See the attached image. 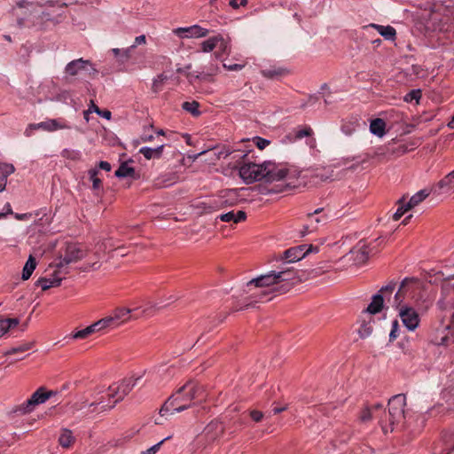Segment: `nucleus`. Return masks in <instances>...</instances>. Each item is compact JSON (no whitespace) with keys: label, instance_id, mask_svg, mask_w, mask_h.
<instances>
[{"label":"nucleus","instance_id":"1","mask_svg":"<svg viewBox=\"0 0 454 454\" xmlns=\"http://www.w3.org/2000/svg\"><path fill=\"white\" fill-rule=\"evenodd\" d=\"M203 393V386L195 381H188L163 403L159 411L160 417L154 419V423L163 425L164 418L187 410L191 407L192 400L202 397Z\"/></svg>","mask_w":454,"mask_h":454},{"label":"nucleus","instance_id":"2","mask_svg":"<svg viewBox=\"0 0 454 454\" xmlns=\"http://www.w3.org/2000/svg\"><path fill=\"white\" fill-rule=\"evenodd\" d=\"M276 278L275 270L261 275L248 281L245 291L254 297H258L260 300L271 294H278V291L275 290V287L278 286Z\"/></svg>","mask_w":454,"mask_h":454},{"label":"nucleus","instance_id":"3","mask_svg":"<svg viewBox=\"0 0 454 454\" xmlns=\"http://www.w3.org/2000/svg\"><path fill=\"white\" fill-rule=\"evenodd\" d=\"M406 398L404 395H396L388 401V413L386 419H380V424L384 433L392 432L394 426L399 424L404 419V406Z\"/></svg>","mask_w":454,"mask_h":454},{"label":"nucleus","instance_id":"4","mask_svg":"<svg viewBox=\"0 0 454 454\" xmlns=\"http://www.w3.org/2000/svg\"><path fill=\"white\" fill-rule=\"evenodd\" d=\"M141 377L124 379L119 383H114L108 387L107 396L109 399H114L113 403L106 404L104 401L98 403L102 404L105 409H113L117 403L123 400V398L133 389L137 384Z\"/></svg>","mask_w":454,"mask_h":454},{"label":"nucleus","instance_id":"5","mask_svg":"<svg viewBox=\"0 0 454 454\" xmlns=\"http://www.w3.org/2000/svg\"><path fill=\"white\" fill-rule=\"evenodd\" d=\"M86 250L82 249L80 245L75 243H67L64 253L61 254L54 262L51 263L49 267L67 270L68 264L82 260L86 256Z\"/></svg>","mask_w":454,"mask_h":454},{"label":"nucleus","instance_id":"6","mask_svg":"<svg viewBox=\"0 0 454 454\" xmlns=\"http://www.w3.org/2000/svg\"><path fill=\"white\" fill-rule=\"evenodd\" d=\"M36 3L41 6H47V8L39 14L43 22H59V17L61 16L59 11H61L67 5L61 0H36Z\"/></svg>","mask_w":454,"mask_h":454},{"label":"nucleus","instance_id":"7","mask_svg":"<svg viewBox=\"0 0 454 454\" xmlns=\"http://www.w3.org/2000/svg\"><path fill=\"white\" fill-rule=\"evenodd\" d=\"M275 276L278 277L276 278L278 286L275 287V290L278 291V294H286L292 288L295 282L299 281L297 273L291 268L275 271Z\"/></svg>","mask_w":454,"mask_h":454},{"label":"nucleus","instance_id":"8","mask_svg":"<svg viewBox=\"0 0 454 454\" xmlns=\"http://www.w3.org/2000/svg\"><path fill=\"white\" fill-rule=\"evenodd\" d=\"M417 285V280L412 278H405L400 284V286L394 296V301L392 303L393 308H398L402 306H405L403 304L404 300L407 297L412 295L415 290V286Z\"/></svg>","mask_w":454,"mask_h":454},{"label":"nucleus","instance_id":"9","mask_svg":"<svg viewBox=\"0 0 454 454\" xmlns=\"http://www.w3.org/2000/svg\"><path fill=\"white\" fill-rule=\"evenodd\" d=\"M263 163H244L239 168V176L247 183L251 184L255 181L264 180Z\"/></svg>","mask_w":454,"mask_h":454},{"label":"nucleus","instance_id":"10","mask_svg":"<svg viewBox=\"0 0 454 454\" xmlns=\"http://www.w3.org/2000/svg\"><path fill=\"white\" fill-rule=\"evenodd\" d=\"M395 309L398 311V317L407 330L412 332L419 327L420 318L414 308L405 305Z\"/></svg>","mask_w":454,"mask_h":454},{"label":"nucleus","instance_id":"11","mask_svg":"<svg viewBox=\"0 0 454 454\" xmlns=\"http://www.w3.org/2000/svg\"><path fill=\"white\" fill-rule=\"evenodd\" d=\"M262 172H264V181L267 183L283 180L289 175V169L286 167L277 165L272 161L263 162Z\"/></svg>","mask_w":454,"mask_h":454},{"label":"nucleus","instance_id":"12","mask_svg":"<svg viewBox=\"0 0 454 454\" xmlns=\"http://www.w3.org/2000/svg\"><path fill=\"white\" fill-rule=\"evenodd\" d=\"M395 289V282H390L387 286H382L380 292L372 296V301L365 311L372 315L380 312L383 308L384 297H387V293L392 294Z\"/></svg>","mask_w":454,"mask_h":454},{"label":"nucleus","instance_id":"13","mask_svg":"<svg viewBox=\"0 0 454 454\" xmlns=\"http://www.w3.org/2000/svg\"><path fill=\"white\" fill-rule=\"evenodd\" d=\"M318 248L309 245L308 247L306 245H301L294 247L286 249L279 260H286L287 262H294L302 259L307 254L311 252H317Z\"/></svg>","mask_w":454,"mask_h":454},{"label":"nucleus","instance_id":"14","mask_svg":"<svg viewBox=\"0 0 454 454\" xmlns=\"http://www.w3.org/2000/svg\"><path fill=\"white\" fill-rule=\"evenodd\" d=\"M81 71L86 72L89 75H94L97 73L91 62L83 59H74L65 67L66 74L71 76L77 75Z\"/></svg>","mask_w":454,"mask_h":454},{"label":"nucleus","instance_id":"15","mask_svg":"<svg viewBox=\"0 0 454 454\" xmlns=\"http://www.w3.org/2000/svg\"><path fill=\"white\" fill-rule=\"evenodd\" d=\"M67 273L68 270H67L54 268V270L50 278H40L35 282V286H41L43 291H46L51 287L59 286Z\"/></svg>","mask_w":454,"mask_h":454},{"label":"nucleus","instance_id":"16","mask_svg":"<svg viewBox=\"0 0 454 454\" xmlns=\"http://www.w3.org/2000/svg\"><path fill=\"white\" fill-rule=\"evenodd\" d=\"M173 33L180 38H202L209 34V30L200 25H192L191 27L175 28Z\"/></svg>","mask_w":454,"mask_h":454},{"label":"nucleus","instance_id":"17","mask_svg":"<svg viewBox=\"0 0 454 454\" xmlns=\"http://www.w3.org/2000/svg\"><path fill=\"white\" fill-rule=\"evenodd\" d=\"M345 257L356 265H362L369 258V247L365 243L359 242Z\"/></svg>","mask_w":454,"mask_h":454},{"label":"nucleus","instance_id":"18","mask_svg":"<svg viewBox=\"0 0 454 454\" xmlns=\"http://www.w3.org/2000/svg\"><path fill=\"white\" fill-rule=\"evenodd\" d=\"M30 128L34 129H41L49 132H52L58 129H68L71 127L66 121L62 119H51L36 124H31Z\"/></svg>","mask_w":454,"mask_h":454},{"label":"nucleus","instance_id":"19","mask_svg":"<svg viewBox=\"0 0 454 454\" xmlns=\"http://www.w3.org/2000/svg\"><path fill=\"white\" fill-rule=\"evenodd\" d=\"M432 191L434 193L441 194H451L454 192V170L446 175L441 179L435 185H434Z\"/></svg>","mask_w":454,"mask_h":454},{"label":"nucleus","instance_id":"20","mask_svg":"<svg viewBox=\"0 0 454 454\" xmlns=\"http://www.w3.org/2000/svg\"><path fill=\"white\" fill-rule=\"evenodd\" d=\"M454 450V429L443 433L441 441L435 446L439 454H450Z\"/></svg>","mask_w":454,"mask_h":454},{"label":"nucleus","instance_id":"21","mask_svg":"<svg viewBox=\"0 0 454 454\" xmlns=\"http://www.w3.org/2000/svg\"><path fill=\"white\" fill-rule=\"evenodd\" d=\"M322 211V208H317L313 213L308 214L309 223L304 226V231L301 232L302 236L306 233L316 231L319 223H326L327 217L325 215L317 216V215Z\"/></svg>","mask_w":454,"mask_h":454},{"label":"nucleus","instance_id":"22","mask_svg":"<svg viewBox=\"0 0 454 454\" xmlns=\"http://www.w3.org/2000/svg\"><path fill=\"white\" fill-rule=\"evenodd\" d=\"M224 431L222 422L212 421L204 429V434L209 442H214L220 438Z\"/></svg>","mask_w":454,"mask_h":454},{"label":"nucleus","instance_id":"23","mask_svg":"<svg viewBox=\"0 0 454 454\" xmlns=\"http://www.w3.org/2000/svg\"><path fill=\"white\" fill-rule=\"evenodd\" d=\"M448 317H450V322L445 324L442 318L441 324L444 330L449 331V333L441 338L440 341L437 343L438 345L447 346L454 341V311H450Z\"/></svg>","mask_w":454,"mask_h":454},{"label":"nucleus","instance_id":"24","mask_svg":"<svg viewBox=\"0 0 454 454\" xmlns=\"http://www.w3.org/2000/svg\"><path fill=\"white\" fill-rule=\"evenodd\" d=\"M137 309V308L131 309L125 307H117L111 313L118 324L121 325L132 318L131 312Z\"/></svg>","mask_w":454,"mask_h":454},{"label":"nucleus","instance_id":"25","mask_svg":"<svg viewBox=\"0 0 454 454\" xmlns=\"http://www.w3.org/2000/svg\"><path fill=\"white\" fill-rule=\"evenodd\" d=\"M373 27L375 28L379 34L383 36L386 40L394 41L396 36V30L392 26H382L372 23L365 27Z\"/></svg>","mask_w":454,"mask_h":454},{"label":"nucleus","instance_id":"26","mask_svg":"<svg viewBox=\"0 0 454 454\" xmlns=\"http://www.w3.org/2000/svg\"><path fill=\"white\" fill-rule=\"evenodd\" d=\"M15 168L11 163H0V192H3L7 184V178L14 173Z\"/></svg>","mask_w":454,"mask_h":454},{"label":"nucleus","instance_id":"27","mask_svg":"<svg viewBox=\"0 0 454 454\" xmlns=\"http://www.w3.org/2000/svg\"><path fill=\"white\" fill-rule=\"evenodd\" d=\"M52 391H45L43 387H39L35 392L33 393L29 400L35 407L38 404L45 403L51 395H53Z\"/></svg>","mask_w":454,"mask_h":454},{"label":"nucleus","instance_id":"28","mask_svg":"<svg viewBox=\"0 0 454 454\" xmlns=\"http://www.w3.org/2000/svg\"><path fill=\"white\" fill-rule=\"evenodd\" d=\"M217 218H219L223 222H233L235 223H238L246 220L247 214L242 210H239L236 213L234 211H230L228 213L220 215Z\"/></svg>","mask_w":454,"mask_h":454},{"label":"nucleus","instance_id":"29","mask_svg":"<svg viewBox=\"0 0 454 454\" xmlns=\"http://www.w3.org/2000/svg\"><path fill=\"white\" fill-rule=\"evenodd\" d=\"M164 145H159L155 148L150 147H142L139 150V153L144 155V157L147 160L151 159H159L160 158L163 152Z\"/></svg>","mask_w":454,"mask_h":454},{"label":"nucleus","instance_id":"30","mask_svg":"<svg viewBox=\"0 0 454 454\" xmlns=\"http://www.w3.org/2000/svg\"><path fill=\"white\" fill-rule=\"evenodd\" d=\"M131 51V48L129 47L126 49L114 48L111 50V52L114 54L116 61L121 64L126 63L130 59Z\"/></svg>","mask_w":454,"mask_h":454},{"label":"nucleus","instance_id":"31","mask_svg":"<svg viewBox=\"0 0 454 454\" xmlns=\"http://www.w3.org/2000/svg\"><path fill=\"white\" fill-rule=\"evenodd\" d=\"M115 176L119 178L132 177L137 178L135 168L130 167L128 162H123L115 171Z\"/></svg>","mask_w":454,"mask_h":454},{"label":"nucleus","instance_id":"32","mask_svg":"<svg viewBox=\"0 0 454 454\" xmlns=\"http://www.w3.org/2000/svg\"><path fill=\"white\" fill-rule=\"evenodd\" d=\"M386 123L382 119L377 118L371 121L370 124V131L378 136L379 137H382L385 135Z\"/></svg>","mask_w":454,"mask_h":454},{"label":"nucleus","instance_id":"33","mask_svg":"<svg viewBox=\"0 0 454 454\" xmlns=\"http://www.w3.org/2000/svg\"><path fill=\"white\" fill-rule=\"evenodd\" d=\"M430 194V192L427 189L420 190L417 193H415L408 201L407 207L412 208L422 202L426 198H427Z\"/></svg>","mask_w":454,"mask_h":454},{"label":"nucleus","instance_id":"34","mask_svg":"<svg viewBox=\"0 0 454 454\" xmlns=\"http://www.w3.org/2000/svg\"><path fill=\"white\" fill-rule=\"evenodd\" d=\"M221 40H222V35H217L215 36H212V37L208 38L207 40L203 41L200 43L201 51L203 52L212 51L215 48L217 47L219 41H221Z\"/></svg>","mask_w":454,"mask_h":454},{"label":"nucleus","instance_id":"35","mask_svg":"<svg viewBox=\"0 0 454 454\" xmlns=\"http://www.w3.org/2000/svg\"><path fill=\"white\" fill-rule=\"evenodd\" d=\"M59 442L63 448H69L74 442L73 433L69 429H63L59 438Z\"/></svg>","mask_w":454,"mask_h":454},{"label":"nucleus","instance_id":"36","mask_svg":"<svg viewBox=\"0 0 454 454\" xmlns=\"http://www.w3.org/2000/svg\"><path fill=\"white\" fill-rule=\"evenodd\" d=\"M36 267V261L33 255H29L22 270V279L27 280Z\"/></svg>","mask_w":454,"mask_h":454},{"label":"nucleus","instance_id":"37","mask_svg":"<svg viewBox=\"0 0 454 454\" xmlns=\"http://www.w3.org/2000/svg\"><path fill=\"white\" fill-rule=\"evenodd\" d=\"M359 126V122L357 121V119H351V120H347V121H342V124H341V131L347 135V136H350L352 135L356 128Z\"/></svg>","mask_w":454,"mask_h":454},{"label":"nucleus","instance_id":"38","mask_svg":"<svg viewBox=\"0 0 454 454\" xmlns=\"http://www.w3.org/2000/svg\"><path fill=\"white\" fill-rule=\"evenodd\" d=\"M19 323L20 321L17 318L0 319V337L6 333L12 327L17 326Z\"/></svg>","mask_w":454,"mask_h":454},{"label":"nucleus","instance_id":"39","mask_svg":"<svg viewBox=\"0 0 454 454\" xmlns=\"http://www.w3.org/2000/svg\"><path fill=\"white\" fill-rule=\"evenodd\" d=\"M96 329L92 325L87 326L86 328L84 329H82V330H79L75 333H74L72 334V338L73 339H75V340H82V339H86L88 336H90V334L96 333Z\"/></svg>","mask_w":454,"mask_h":454},{"label":"nucleus","instance_id":"40","mask_svg":"<svg viewBox=\"0 0 454 454\" xmlns=\"http://www.w3.org/2000/svg\"><path fill=\"white\" fill-rule=\"evenodd\" d=\"M199 107L200 104L197 101H185L182 104V108L189 112L193 116H199L200 114Z\"/></svg>","mask_w":454,"mask_h":454},{"label":"nucleus","instance_id":"41","mask_svg":"<svg viewBox=\"0 0 454 454\" xmlns=\"http://www.w3.org/2000/svg\"><path fill=\"white\" fill-rule=\"evenodd\" d=\"M35 407L33 405L31 401L29 399H27L24 403H22L20 405L16 406V408L14 409L13 411L15 413H19V414L24 415V414L30 413L31 411H33L35 410Z\"/></svg>","mask_w":454,"mask_h":454},{"label":"nucleus","instance_id":"42","mask_svg":"<svg viewBox=\"0 0 454 454\" xmlns=\"http://www.w3.org/2000/svg\"><path fill=\"white\" fill-rule=\"evenodd\" d=\"M218 67H216L215 69H212L208 74H199V73H187V79L191 84H194L196 80L199 79H206L207 77L215 74L217 73Z\"/></svg>","mask_w":454,"mask_h":454},{"label":"nucleus","instance_id":"43","mask_svg":"<svg viewBox=\"0 0 454 454\" xmlns=\"http://www.w3.org/2000/svg\"><path fill=\"white\" fill-rule=\"evenodd\" d=\"M164 307H165V305H162L160 303L148 301L146 303L145 307L143 309L142 314L144 316H152L156 311L160 310V309H162Z\"/></svg>","mask_w":454,"mask_h":454},{"label":"nucleus","instance_id":"44","mask_svg":"<svg viewBox=\"0 0 454 454\" xmlns=\"http://www.w3.org/2000/svg\"><path fill=\"white\" fill-rule=\"evenodd\" d=\"M168 80V76L164 74L157 75L152 84V90L154 93H158L162 90L164 82Z\"/></svg>","mask_w":454,"mask_h":454},{"label":"nucleus","instance_id":"45","mask_svg":"<svg viewBox=\"0 0 454 454\" xmlns=\"http://www.w3.org/2000/svg\"><path fill=\"white\" fill-rule=\"evenodd\" d=\"M32 347H33V342L23 343L17 347L10 348L9 350H7L4 353V355L10 356V355H14V354H18V353H23V352H26V351H28L29 349H31Z\"/></svg>","mask_w":454,"mask_h":454},{"label":"nucleus","instance_id":"46","mask_svg":"<svg viewBox=\"0 0 454 454\" xmlns=\"http://www.w3.org/2000/svg\"><path fill=\"white\" fill-rule=\"evenodd\" d=\"M287 73V71L284 68H270V69H265V70H262V74L264 77L266 78H275V77H278V76H281V75H284Z\"/></svg>","mask_w":454,"mask_h":454},{"label":"nucleus","instance_id":"47","mask_svg":"<svg viewBox=\"0 0 454 454\" xmlns=\"http://www.w3.org/2000/svg\"><path fill=\"white\" fill-rule=\"evenodd\" d=\"M89 176H90V179L91 180L92 182V187L94 190H99L102 186V181L101 179L98 176L99 171L96 168H91L89 170Z\"/></svg>","mask_w":454,"mask_h":454},{"label":"nucleus","instance_id":"48","mask_svg":"<svg viewBox=\"0 0 454 454\" xmlns=\"http://www.w3.org/2000/svg\"><path fill=\"white\" fill-rule=\"evenodd\" d=\"M108 388L106 391L101 392V395L96 398V401L91 403L90 406H100L101 411H106V409L103 408L102 404H98V403L100 401H104L106 404L113 403L112 399H109L107 396Z\"/></svg>","mask_w":454,"mask_h":454},{"label":"nucleus","instance_id":"49","mask_svg":"<svg viewBox=\"0 0 454 454\" xmlns=\"http://www.w3.org/2000/svg\"><path fill=\"white\" fill-rule=\"evenodd\" d=\"M403 200L404 199L403 198L398 201L400 206L398 207L395 213L393 215V219L395 221H398L408 210L411 209L407 207V204H403Z\"/></svg>","mask_w":454,"mask_h":454},{"label":"nucleus","instance_id":"50","mask_svg":"<svg viewBox=\"0 0 454 454\" xmlns=\"http://www.w3.org/2000/svg\"><path fill=\"white\" fill-rule=\"evenodd\" d=\"M171 438H172V435L167 436L166 438H164L158 443H156V444L153 445L152 447H150L149 449L142 451L141 454H156L159 451V450L160 449V446L163 444V442L170 440Z\"/></svg>","mask_w":454,"mask_h":454},{"label":"nucleus","instance_id":"51","mask_svg":"<svg viewBox=\"0 0 454 454\" xmlns=\"http://www.w3.org/2000/svg\"><path fill=\"white\" fill-rule=\"evenodd\" d=\"M62 157L70 159L73 160H79L81 157V153L78 151L64 149L61 153Z\"/></svg>","mask_w":454,"mask_h":454},{"label":"nucleus","instance_id":"52","mask_svg":"<svg viewBox=\"0 0 454 454\" xmlns=\"http://www.w3.org/2000/svg\"><path fill=\"white\" fill-rule=\"evenodd\" d=\"M253 142L260 150H263L270 144V140L262 138L261 137H254L253 138Z\"/></svg>","mask_w":454,"mask_h":454},{"label":"nucleus","instance_id":"53","mask_svg":"<svg viewBox=\"0 0 454 454\" xmlns=\"http://www.w3.org/2000/svg\"><path fill=\"white\" fill-rule=\"evenodd\" d=\"M399 323L397 320L392 322L391 331L389 333V340L394 341L399 335Z\"/></svg>","mask_w":454,"mask_h":454},{"label":"nucleus","instance_id":"54","mask_svg":"<svg viewBox=\"0 0 454 454\" xmlns=\"http://www.w3.org/2000/svg\"><path fill=\"white\" fill-rule=\"evenodd\" d=\"M312 133H313V131L310 127H305V128L298 129L295 132V138L301 139L304 137L311 136Z\"/></svg>","mask_w":454,"mask_h":454},{"label":"nucleus","instance_id":"55","mask_svg":"<svg viewBox=\"0 0 454 454\" xmlns=\"http://www.w3.org/2000/svg\"><path fill=\"white\" fill-rule=\"evenodd\" d=\"M421 97V92L419 90H413L410 93H408L405 97V101H412L416 100L418 101Z\"/></svg>","mask_w":454,"mask_h":454},{"label":"nucleus","instance_id":"56","mask_svg":"<svg viewBox=\"0 0 454 454\" xmlns=\"http://www.w3.org/2000/svg\"><path fill=\"white\" fill-rule=\"evenodd\" d=\"M106 320V324H107V326L109 329H115L119 326H121L118 322L116 321V319H114V317L113 316L112 313H110L108 316L105 317Z\"/></svg>","mask_w":454,"mask_h":454},{"label":"nucleus","instance_id":"57","mask_svg":"<svg viewBox=\"0 0 454 454\" xmlns=\"http://www.w3.org/2000/svg\"><path fill=\"white\" fill-rule=\"evenodd\" d=\"M372 418H376V415L373 414V410L367 408L362 411V415H361L362 421H364V422L368 421Z\"/></svg>","mask_w":454,"mask_h":454},{"label":"nucleus","instance_id":"58","mask_svg":"<svg viewBox=\"0 0 454 454\" xmlns=\"http://www.w3.org/2000/svg\"><path fill=\"white\" fill-rule=\"evenodd\" d=\"M95 329L97 332H99V331H102V330H105V329H109L108 326H107V324H106V320L105 317L99 319L98 321L95 322L93 324Z\"/></svg>","mask_w":454,"mask_h":454},{"label":"nucleus","instance_id":"59","mask_svg":"<svg viewBox=\"0 0 454 454\" xmlns=\"http://www.w3.org/2000/svg\"><path fill=\"white\" fill-rule=\"evenodd\" d=\"M146 43V38L145 35H138L135 38L134 43L129 46V48H131V51L135 49L137 45L145 44Z\"/></svg>","mask_w":454,"mask_h":454},{"label":"nucleus","instance_id":"60","mask_svg":"<svg viewBox=\"0 0 454 454\" xmlns=\"http://www.w3.org/2000/svg\"><path fill=\"white\" fill-rule=\"evenodd\" d=\"M247 4V0H229V4L234 9H237L239 6H245Z\"/></svg>","mask_w":454,"mask_h":454},{"label":"nucleus","instance_id":"61","mask_svg":"<svg viewBox=\"0 0 454 454\" xmlns=\"http://www.w3.org/2000/svg\"><path fill=\"white\" fill-rule=\"evenodd\" d=\"M250 416H251L252 419L255 422H260L262 420V419L263 418V414L260 411H251Z\"/></svg>","mask_w":454,"mask_h":454},{"label":"nucleus","instance_id":"62","mask_svg":"<svg viewBox=\"0 0 454 454\" xmlns=\"http://www.w3.org/2000/svg\"><path fill=\"white\" fill-rule=\"evenodd\" d=\"M317 101H318V97L317 96H309L308 100L305 103L301 104V108H305L308 106H313Z\"/></svg>","mask_w":454,"mask_h":454},{"label":"nucleus","instance_id":"63","mask_svg":"<svg viewBox=\"0 0 454 454\" xmlns=\"http://www.w3.org/2000/svg\"><path fill=\"white\" fill-rule=\"evenodd\" d=\"M217 47H219L223 53H226L229 48L228 42L222 36V40L219 41Z\"/></svg>","mask_w":454,"mask_h":454},{"label":"nucleus","instance_id":"64","mask_svg":"<svg viewBox=\"0 0 454 454\" xmlns=\"http://www.w3.org/2000/svg\"><path fill=\"white\" fill-rule=\"evenodd\" d=\"M231 153V152L229 149L223 148V149L219 150L215 154L217 155L218 159H221V158L225 159Z\"/></svg>","mask_w":454,"mask_h":454}]
</instances>
